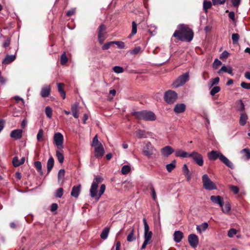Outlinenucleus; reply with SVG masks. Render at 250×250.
<instances>
[{
    "instance_id": "nucleus-57",
    "label": "nucleus",
    "mask_w": 250,
    "mask_h": 250,
    "mask_svg": "<svg viewBox=\"0 0 250 250\" xmlns=\"http://www.w3.org/2000/svg\"><path fill=\"white\" fill-rule=\"evenodd\" d=\"M65 174V170L63 169H61L58 172V181H60L62 178H63Z\"/></svg>"
},
{
    "instance_id": "nucleus-46",
    "label": "nucleus",
    "mask_w": 250,
    "mask_h": 250,
    "mask_svg": "<svg viewBox=\"0 0 250 250\" xmlns=\"http://www.w3.org/2000/svg\"><path fill=\"white\" fill-rule=\"evenodd\" d=\"M68 61L67 56L65 53H63L61 57V63L62 65L65 64Z\"/></svg>"
},
{
    "instance_id": "nucleus-40",
    "label": "nucleus",
    "mask_w": 250,
    "mask_h": 250,
    "mask_svg": "<svg viewBox=\"0 0 250 250\" xmlns=\"http://www.w3.org/2000/svg\"><path fill=\"white\" fill-rule=\"evenodd\" d=\"M130 171V167L128 165H125L122 167L121 172L123 174H127Z\"/></svg>"
},
{
    "instance_id": "nucleus-12",
    "label": "nucleus",
    "mask_w": 250,
    "mask_h": 250,
    "mask_svg": "<svg viewBox=\"0 0 250 250\" xmlns=\"http://www.w3.org/2000/svg\"><path fill=\"white\" fill-rule=\"evenodd\" d=\"M155 150L154 147L150 142H148L143 149L144 154L148 157H150Z\"/></svg>"
},
{
    "instance_id": "nucleus-20",
    "label": "nucleus",
    "mask_w": 250,
    "mask_h": 250,
    "mask_svg": "<svg viewBox=\"0 0 250 250\" xmlns=\"http://www.w3.org/2000/svg\"><path fill=\"white\" fill-rule=\"evenodd\" d=\"M189 155L190 153H188L182 149H178L175 152V156L182 158L189 157Z\"/></svg>"
},
{
    "instance_id": "nucleus-19",
    "label": "nucleus",
    "mask_w": 250,
    "mask_h": 250,
    "mask_svg": "<svg viewBox=\"0 0 250 250\" xmlns=\"http://www.w3.org/2000/svg\"><path fill=\"white\" fill-rule=\"evenodd\" d=\"M186 109V105L184 104H177L175 105L173 110L176 113L184 112Z\"/></svg>"
},
{
    "instance_id": "nucleus-59",
    "label": "nucleus",
    "mask_w": 250,
    "mask_h": 250,
    "mask_svg": "<svg viewBox=\"0 0 250 250\" xmlns=\"http://www.w3.org/2000/svg\"><path fill=\"white\" fill-rule=\"evenodd\" d=\"M105 29H106L105 25L103 24H101L99 26V29H98V34L104 33V32L105 30Z\"/></svg>"
},
{
    "instance_id": "nucleus-13",
    "label": "nucleus",
    "mask_w": 250,
    "mask_h": 250,
    "mask_svg": "<svg viewBox=\"0 0 250 250\" xmlns=\"http://www.w3.org/2000/svg\"><path fill=\"white\" fill-rule=\"evenodd\" d=\"M189 245L193 248H196L199 243L198 237L195 234H190L188 236Z\"/></svg>"
},
{
    "instance_id": "nucleus-7",
    "label": "nucleus",
    "mask_w": 250,
    "mask_h": 250,
    "mask_svg": "<svg viewBox=\"0 0 250 250\" xmlns=\"http://www.w3.org/2000/svg\"><path fill=\"white\" fill-rule=\"evenodd\" d=\"M189 79L188 72L180 76L173 83L174 87L177 88L183 85Z\"/></svg>"
},
{
    "instance_id": "nucleus-63",
    "label": "nucleus",
    "mask_w": 250,
    "mask_h": 250,
    "mask_svg": "<svg viewBox=\"0 0 250 250\" xmlns=\"http://www.w3.org/2000/svg\"><path fill=\"white\" fill-rule=\"evenodd\" d=\"M140 47H136L134 48L133 50H132L130 53L133 54H136L140 52Z\"/></svg>"
},
{
    "instance_id": "nucleus-5",
    "label": "nucleus",
    "mask_w": 250,
    "mask_h": 250,
    "mask_svg": "<svg viewBox=\"0 0 250 250\" xmlns=\"http://www.w3.org/2000/svg\"><path fill=\"white\" fill-rule=\"evenodd\" d=\"M91 146L94 147L95 157L97 158H101L105 152L103 145L98 140L97 135L93 138Z\"/></svg>"
},
{
    "instance_id": "nucleus-39",
    "label": "nucleus",
    "mask_w": 250,
    "mask_h": 250,
    "mask_svg": "<svg viewBox=\"0 0 250 250\" xmlns=\"http://www.w3.org/2000/svg\"><path fill=\"white\" fill-rule=\"evenodd\" d=\"M239 35L237 33H233L232 34L231 38L232 40V43L234 44H236L238 43L239 40Z\"/></svg>"
},
{
    "instance_id": "nucleus-9",
    "label": "nucleus",
    "mask_w": 250,
    "mask_h": 250,
    "mask_svg": "<svg viewBox=\"0 0 250 250\" xmlns=\"http://www.w3.org/2000/svg\"><path fill=\"white\" fill-rule=\"evenodd\" d=\"M166 102L168 104L174 103L177 99V94L173 90H168L164 96Z\"/></svg>"
},
{
    "instance_id": "nucleus-18",
    "label": "nucleus",
    "mask_w": 250,
    "mask_h": 250,
    "mask_svg": "<svg viewBox=\"0 0 250 250\" xmlns=\"http://www.w3.org/2000/svg\"><path fill=\"white\" fill-rule=\"evenodd\" d=\"M81 185L74 186L72 189L71 195L74 197L78 198L81 191Z\"/></svg>"
},
{
    "instance_id": "nucleus-42",
    "label": "nucleus",
    "mask_w": 250,
    "mask_h": 250,
    "mask_svg": "<svg viewBox=\"0 0 250 250\" xmlns=\"http://www.w3.org/2000/svg\"><path fill=\"white\" fill-rule=\"evenodd\" d=\"M45 114L47 117L51 118L52 116V110L50 106H46L45 109Z\"/></svg>"
},
{
    "instance_id": "nucleus-28",
    "label": "nucleus",
    "mask_w": 250,
    "mask_h": 250,
    "mask_svg": "<svg viewBox=\"0 0 250 250\" xmlns=\"http://www.w3.org/2000/svg\"><path fill=\"white\" fill-rule=\"evenodd\" d=\"M54 165V160L53 158L51 156L49 159L48 160L47 163V172L49 173L51 170H52L53 166Z\"/></svg>"
},
{
    "instance_id": "nucleus-55",
    "label": "nucleus",
    "mask_w": 250,
    "mask_h": 250,
    "mask_svg": "<svg viewBox=\"0 0 250 250\" xmlns=\"http://www.w3.org/2000/svg\"><path fill=\"white\" fill-rule=\"evenodd\" d=\"M222 64L221 62L218 59H215L213 63L212 66L214 68H217L218 66Z\"/></svg>"
},
{
    "instance_id": "nucleus-33",
    "label": "nucleus",
    "mask_w": 250,
    "mask_h": 250,
    "mask_svg": "<svg viewBox=\"0 0 250 250\" xmlns=\"http://www.w3.org/2000/svg\"><path fill=\"white\" fill-rule=\"evenodd\" d=\"M176 167V161L173 160L171 163L166 165V168L168 172H171Z\"/></svg>"
},
{
    "instance_id": "nucleus-23",
    "label": "nucleus",
    "mask_w": 250,
    "mask_h": 250,
    "mask_svg": "<svg viewBox=\"0 0 250 250\" xmlns=\"http://www.w3.org/2000/svg\"><path fill=\"white\" fill-rule=\"evenodd\" d=\"M183 172L186 176L187 180L189 181L191 179V174L188 169V167L186 164L184 165L183 167Z\"/></svg>"
},
{
    "instance_id": "nucleus-44",
    "label": "nucleus",
    "mask_w": 250,
    "mask_h": 250,
    "mask_svg": "<svg viewBox=\"0 0 250 250\" xmlns=\"http://www.w3.org/2000/svg\"><path fill=\"white\" fill-rule=\"evenodd\" d=\"M242 153L244 154L247 160L250 159V150L248 148H244L242 150Z\"/></svg>"
},
{
    "instance_id": "nucleus-27",
    "label": "nucleus",
    "mask_w": 250,
    "mask_h": 250,
    "mask_svg": "<svg viewBox=\"0 0 250 250\" xmlns=\"http://www.w3.org/2000/svg\"><path fill=\"white\" fill-rule=\"evenodd\" d=\"M109 231V227H106L105 228H104L100 234L101 238L103 240L106 239L108 236Z\"/></svg>"
},
{
    "instance_id": "nucleus-14",
    "label": "nucleus",
    "mask_w": 250,
    "mask_h": 250,
    "mask_svg": "<svg viewBox=\"0 0 250 250\" xmlns=\"http://www.w3.org/2000/svg\"><path fill=\"white\" fill-rule=\"evenodd\" d=\"M161 152L163 156L167 157L174 152V149L171 146H167L161 149Z\"/></svg>"
},
{
    "instance_id": "nucleus-54",
    "label": "nucleus",
    "mask_w": 250,
    "mask_h": 250,
    "mask_svg": "<svg viewBox=\"0 0 250 250\" xmlns=\"http://www.w3.org/2000/svg\"><path fill=\"white\" fill-rule=\"evenodd\" d=\"M229 53L227 51H224L220 55V59L222 60H226L229 56Z\"/></svg>"
},
{
    "instance_id": "nucleus-51",
    "label": "nucleus",
    "mask_w": 250,
    "mask_h": 250,
    "mask_svg": "<svg viewBox=\"0 0 250 250\" xmlns=\"http://www.w3.org/2000/svg\"><path fill=\"white\" fill-rule=\"evenodd\" d=\"M113 44H116L120 49L124 48L125 46L124 42L120 41H113Z\"/></svg>"
},
{
    "instance_id": "nucleus-6",
    "label": "nucleus",
    "mask_w": 250,
    "mask_h": 250,
    "mask_svg": "<svg viewBox=\"0 0 250 250\" xmlns=\"http://www.w3.org/2000/svg\"><path fill=\"white\" fill-rule=\"evenodd\" d=\"M202 178L203 186L205 189L209 190L217 189L216 185L210 180L208 174H204Z\"/></svg>"
},
{
    "instance_id": "nucleus-30",
    "label": "nucleus",
    "mask_w": 250,
    "mask_h": 250,
    "mask_svg": "<svg viewBox=\"0 0 250 250\" xmlns=\"http://www.w3.org/2000/svg\"><path fill=\"white\" fill-rule=\"evenodd\" d=\"M208 223L205 222L202 224L201 225L197 226L196 227V229L199 232L201 233L202 231H204L208 228Z\"/></svg>"
},
{
    "instance_id": "nucleus-11",
    "label": "nucleus",
    "mask_w": 250,
    "mask_h": 250,
    "mask_svg": "<svg viewBox=\"0 0 250 250\" xmlns=\"http://www.w3.org/2000/svg\"><path fill=\"white\" fill-rule=\"evenodd\" d=\"M143 221L144 225V241L150 242L152 237V232L149 230V227L147 224L146 219L144 218Z\"/></svg>"
},
{
    "instance_id": "nucleus-49",
    "label": "nucleus",
    "mask_w": 250,
    "mask_h": 250,
    "mask_svg": "<svg viewBox=\"0 0 250 250\" xmlns=\"http://www.w3.org/2000/svg\"><path fill=\"white\" fill-rule=\"evenodd\" d=\"M113 70L114 72L116 73H121L123 72L124 69L122 67H121L120 66H115L113 68Z\"/></svg>"
},
{
    "instance_id": "nucleus-34",
    "label": "nucleus",
    "mask_w": 250,
    "mask_h": 250,
    "mask_svg": "<svg viewBox=\"0 0 250 250\" xmlns=\"http://www.w3.org/2000/svg\"><path fill=\"white\" fill-rule=\"evenodd\" d=\"M135 239L136 237L134 235V229L133 228L127 237V241L128 242H132Z\"/></svg>"
},
{
    "instance_id": "nucleus-50",
    "label": "nucleus",
    "mask_w": 250,
    "mask_h": 250,
    "mask_svg": "<svg viewBox=\"0 0 250 250\" xmlns=\"http://www.w3.org/2000/svg\"><path fill=\"white\" fill-rule=\"evenodd\" d=\"M98 41L100 44H103L104 40V33L98 34Z\"/></svg>"
},
{
    "instance_id": "nucleus-16",
    "label": "nucleus",
    "mask_w": 250,
    "mask_h": 250,
    "mask_svg": "<svg viewBox=\"0 0 250 250\" xmlns=\"http://www.w3.org/2000/svg\"><path fill=\"white\" fill-rule=\"evenodd\" d=\"M51 86L50 85H44L41 91V95L43 98H46L49 96L51 92Z\"/></svg>"
},
{
    "instance_id": "nucleus-35",
    "label": "nucleus",
    "mask_w": 250,
    "mask_h": 250,
    "mask_svg": "<svg viewBox=\"0 0 250 250\" xmlns=\"http://www.w3.org/2000/svg\"><path fill=\"white\" fill-rule=\"evenodd\" d=\"M212 3L209 1L205 0L203 2V9L205 12H207L208 9L211 7Z\"/></svg>"
},
{
    "instance_id": "nucleus-56",
    "label": "nucleus",
    "mask_w": 250,
    "mask_h": 250,
    "mask_svg": "<svg viewBox=\"0 0 250 250\" xmlns=\"http://www.w3.org/2000/svg\"><path fill=\"white\" fill-rule=\"evenodd\" d=\"M112 44H113V41L112 42H108L106 43H105L103 46H102V49L103 50H107L108 49H109L111 45Z\"/></svg>"
},
{
    "instance_id": "nucleus-25",
    "label": "nucleus",
    "mask_w": 250,
    "mask_h": 250,
    "mask_svg": "<svg viewBox=\"0 0 250 250\" xmlns=\"http://www.w3.org/2000/svg\"><path fill=\"white\" fill-rule=\"evenodd\" d=\"M57 86L58 89V91L60 93L61 96L62 98L63 99H64L66 97L65 92L63 89V87L64 86V84L63 83H57Z\"/></svg>"
},
{
    "instance_id": "nucleus-37",
    "label": "nucleus",
    "mask_w": 250,
    "mask_h": 250,
    "mask_svg": "<svg viewBox=\"0 0 250 250\" xmlns=\"http://www.w3.org/2000/svg\"><path fill=\"white\" fill-rule=\"evenodd\" d=\"M137 31V24L135 21H133L132 22V31L131 34L129 36V38H130L132 36L136 34Z\"/></svg>"
},
{
    "instance_id": "nucleus-38",
    "label": "nucleus",
    "mask_w": 250,
    "mask_h": 250,
    "mask_svg": "<svg viewBox=\"0 0 250 250\" xmlns=\"http://www.w3.org/2000/svg\"><path fill=\"white\" fill-rule=\"evenodd\" d=\"M221 208H222L223 212L224 213L227 214V213H228L229 212V211L230 210L231 205H230V204L229 203H227L225 205L224 207H223Z\"/></svg>"
},
{
    "instance_id": "nucleus-52",
    "label": "nucleus",
    "mask_w": 250,
    "mask_h": 250,
    "mask_svg": "<svg viewBox=\"0 0 250 250\" xmlns=\"http://www.w3.org/2000/svg\"><path fill=\"white\" fill-rule=\"evenodd\" d=\"M20 160H19L18 158L17 157H14L13 158V165L15 167H17L20 166Z\"/></svg>"
},
{
    "instance_id": "nucleus-24",
    "label": "nucleus",
    "mask_w": 250,
    "mask_h": 250,
    "mask_svg": "<svg viewBox=\"0 0 250 250\" xmlns=\"http://www.w3.org/2000/svg\"><path fill=\"white\" fill-rule=\"evenodd\" d=\"M16 55H6L2 61L3 64H8L13 62L16 59Z\"/></svg>"
},
{
    "instance_id": "nucleus-36",
    "label": "nucleus",
    "mask_w": 250,
    "mask_h": 250,
    "mask_svg": "<svg viewBox=\"0 0 250 250\" xmlns=\"http://www.w3.org/2000/svg\"><path fill=\"white\" fill-rule=\"evenodd\" d=\"M56 157L60 163H62L64 161V156L62 153L59 150L56 151Z\"/></svg>"
},
{
    "instance_id": "nucleus-41",
    "label": "nucleus",
    "mask_w": 250,
    "mask_h": 250,
    "mask_svg": "<svg viewBox=\"0 0 250 250\" xmlns=\"http://www.w3.org/2000/svg\"><path fill=\"white\" fill-rule=\"evenodd\" d=\"M220 87L218 86H214L210 90V94L211 96L215 95V94L218 93L220 91Z\"/></svg>"
},
{
    "instance_id": "nucleus-60",
    "label": "nucleus",
    "mask_w": 250,
    "mask_h": 250,
    "mask_svg": "<svg viewBox=\"0 0 250 250\" xmlns=\"http://www.w3.org/2000/svg\"><path fill=\"white\" fill-rule=\"evenodd\" d=\"M150 190L151 191L152 196V198L154 201H156L157 197H156V193L155 190V189L153 187H151Z\"/></svg>"
},
{
    "instance_id": "nucleus-3",
    "label": "nucleus",
    "mask_w": 250,
    "mask_h": 250,
    "mask_svg": "<svg viewBox=\"0 0 250 250\" xmlns=\"http://www.w3.org/2000/svg\"><path fill=\"white\" fill-rule=\"evenodd\" d=\"M208 159L212 161H215L219 158L228 167L231 169L234 168V166L232 162L219 151L212 150L208 153Z\"/></svg>"
},
{
    "instance_id": "nucleus-26",
    "label": "nucleus",
    "mask_w": 250,
    "mask_h": 250,
    "mask_svg": "<svg viewBox=\"0 0 250 250\" xmlns=\"http://www.w3.org/2000/svg\"><path fill=\"white\" fill-rule=\"evenodd\" d=\"M248 119L247 115L245 113H242L240 114L239 119V124L241 125L244 126L246 123Z\"/></svg>"
},
{
    "instance_id": "nucleus-61",
    "label": "nucleus",
    "mask_w": 250,
    "mask_h": 250,
    "mask_svg": "<svg viewBox=\"0 0 250 250\" xmlns=\"http://www.w3.org/2000/svg\"><path fill=\"white\" fill-rule=\"evenodd\" d=\"M241 0H231V2L233 6L238 7L240 3Z\"/></svg>"
},
{
    "instance_id": "nucleus-8",
    "label": "nucleus",
    "mask_w": 250,
    "mask_h": 250,
    "mask_svg": "<svg viewBox=\"0 0 250 250\" xmlns=\"http://www.w3.org/2000/svg\"><path fill=\"white\" fill-rule=\"evenodd\" d=\"M189 157L191 158L192 160L196 164L199 166H202L204 164V160L202 155L197 151H193L190 153Z\"/></svg>"
},
{
    "instance_id": "nucleus-64",
    "label": "nucleus",
    "mask_w": 250,
    "mask_h": 250,
    "mask_svg": "<svg viewBox=\"0 0 250 250\" xmlns=\"http://www.w3.org/2000/svg\"><path fill=\"white\" fill-rule=\"evenodd\" d=\"M10 43V39L9 38H7L6 40L4 41L3 43V46L4 48H6L8 47Z\"/></svg>"
},
{
    "instance_id": "nucleus-48",
    "label": "nucleus",
    "mask_w": 250,
    "mask_h": 250,
    "mask_svg": "<svg viewBox=\"0 0 250 250\" xmlns=\"http://www.w3.org/2000/svg\"><path fill=\"white\" fill-rule=\"evenodd\" d=\"M34 166H35V167L36 168V169H37V170L39 172H40V173L42 172V166L41 163L40 161H36L34 163Z\"/></svg>"
},
{
    "instance_id": "nucleus-17",
    "label": "nucleus",
    "mask_w": 250,
    "mask_h": 250,
    "mask_svg": "<svg viewBox=\"0 0 250 250\" xmlns=\"http://www.w3.org/2000/svg\"><path fill=\"white\" fill-rule=\"evenodd\" d=\"M22 130L21 129H15L13 130L10 133V137L15 139V140H18L21 138L22 136Z\"/></svg>"
},
{
    "instance_id": "nucleus-1",
    "label": "nucleus",
    "mask_w": 250,
    "mask_h": 250,
    "mask_svg": "<svg viewBox=\"0 0 250 250\" xmlns=\"http://www.w3.org/2000/svg\"><path fill=\"white\" fill-rule=\"evenodd\" d=\"M193 32L188 25L181 24L178 26L173 36L182 42H190L193 39Z\"/></svg>"
},
{
    "instance_id": "nucleus-2",
    "label": "nucleus",
    "mask_w": 250,
    "mask_h": 250,
    "mask_svg": "<svg viewBox=\"0 0 250 250\" xmlns=\"http://www.w3.org/2000/svg\"><path fill=\"white\" fill-rule=\"evenodd\" d=\"M103 179L99 175L95 176V178L91 184L90 189V195L92 198H95L97 200H98L101 196L104 194L105 190V186L104 184H102L100 187V189L98 193L97 189L99 184L103 181Z\"/></svg>"
},
{
    "instance_id": "nucleus-53",
    "label": "nucleus",
    "mask_w": 250,
    "mask_h": 250,
    "mask_svg": "<svg viewBox=\"0 0 250 250\" xmlns=\"http://www.w3.org/2000/svg\"><path fill=\"white\" fill-rule=\"evenodd\" d=\"M212 4L214 5L224 4L226 0H212Z\"/></svg>"
},
{
    "instance_id": "nucleus-29",
    "label": "nucleus",
    "mask_w": 250,
    "mask_h": 250,
    "mask_svg": "<svg viewBox=\"0 0 250 250\" xmlns=\"http://www.w3.org/2000/svg\"><path fill=\"white\" fill-rule=\"evenodd\" d=\"M71 110L73 114V116L75 118H78L79 117L78 114V104L76 103L72 105L71 106Z\"/></svg>"
},
{
    "instance_id": "nucleus-32",
    "label": "nucleus",
    "mask_w": 250,
    "mask_h": 250,
    "mask_svg": "<svg viewBox=\"0 0 250 250\" xmlns=\"http://www.w3.org/2000/svg\"><path fill=\"white\" fill-rule=\"evenodd\" d=\"M136 137L138 138H145L146 137V132L144 130L139 129L136 132Z\"/></svg>"
},
{
    "instance_id": "nucleus-4",
    "label": "nucleus",
    "mask_w": 250,
    "mask_h": 250,
    "mask_svg": "<svg viewBox=\"0 0 250 250\" xmlns=\"http://www.w3.org/2000/svg\"><path fill=\"white\" fill-rule=\"evenodd\" d=\"M132 115L138 120H143L146 121H154L156 119L155 114L153 112L148 110L135 111L132 113Z\"/></svg>"
},
{
    "instance_id": "nucleus-47",
    "label": "nucleus",
    "mask_w": 250,
    "mask_h": 250,
    "mask_svg": "<svg viewBox=\"0 0 250 250\" xmlns=\"http://www.w3.org/2000/svg\"><path fill=\"white\" fill-rule=\"evenodd\" d=\"M237 233V230L235 229H230L228 232V236L229 238H232Z\"/></svg>"
},
{
    "instance_id": "nucleus-21",
    "label": "nucleus",
    "mask_w": 250,
    "mask_h": 250,
    "mask_svg": "<svg viewBox=\"0 0 250 250\" xmlns=\"http://www.w3.org/2000/svg\"><path fill=\"white\" fill-rule=\"evenodd\" d=\"M173 236L174 241L176 243H179L183 238V233L180 230H177L174 232Z\"/></svg>"
},
{
    "instance_id": "nucleus-22",
    "label": "nucleus",
    "mask_w": 250,
    "mask_h": 250,
    "mask_svg": "<svg viewBox=\"0 0 250 250\" xmlns=\"http://www.w3.org/2000/svg\"><path fill=\"white\" fill-rule=\"evenodd\" d=\"M222 72H227L231 75H233L232 72V69L230 66H223L219 70L218 74H220Z\"/></svg>"
},
{
    "instance_id": "nucleus-31",
    "label": "nucleus",
    "mask_w": 250,
    "mask_h": 250,
    "mask_svg": "<svg viewBox=\"0 0 250 250\" xmlns=\"http://www.w3.org/2000/svg\"><path fill=\"white\" fill-rule=\"evenodd\" d=\"M219 80L220 79L218 77L211 79L208 83V86L209 88H211L214 85L217 84L219 82Z\"/></svg>"
},
{
    "instance_id": "nucleus-62",
    "label": "nucleus",
    "mask_w": 250,
    "mask_h": 250,
    "mask_svg": "<svg viewBox=\"0 0 250 250\" xmlns=\"http://www.w3.org/2000/svg\"><path fill=\"white\" fill-rule=\"evenodd\" d=\"M231 190L234 192V194H237L239 192V188L236 186H231L230 187Z\"/></svg>"
},
{
    "instance_id": "nucleus-15",
    "label": "nucleus",
    "mask_w": 250,
    "mask_h": 250,
    "mask_svg": "<svg viewBox=\"0 0 250 250\" xmlns=\"http://www.w3.org/2000/svg\"><path fill=\"white\" fill-rule=\"evenodd\" d=\"M210 200L214 204L219 205L221 207H223L224 205L223 198L219 195L210 196Z\"/></svg>"
},
{
    "instance_id": "nucleus-45",
    "label": "nucleus",
    "mask_w": 250,
    "mask_h": 250,
    "mask_svg": "<svg viewBox=\"0 0 250 250\" xmlns=\"http://www.w3.org/2000/svg\"><path fill=\"white\" fill-rule=\"evenodd\" d=\"M63 189L62 188H59L56 192L55 196L58 198H61L63 195Z\"/></svg>"
},
{
    "instance_id": "nucleus-58",
    "label": "nucleus",
    "mask_w": 250,
    "mask_h": 250,
    "mask_svg": "<svg viewBox=\"0 0 250 250\" xmlns=\"http://www.w3.org/2000/svg\"><path fill=\"white\" fill-rule=\"evenodd\" d=\"M241 86L246 89H250V83L242 82L240 84Z\"/></svg>"
},
{
    "instance_id": "nucleus-10",
    "label": "nucleus",
    "mask_w": 250,
    "mask_h": 250,
    "mask_svg": "<svg viewBox=\"0 0 250 250\" xmlns=\"http://www.w3.org/2000/svg\"><path fill=\"white\" fill-rule=\"evenodd\" d=\"M53 140L57 148L59 150H62L63 148V136L62 134L60 132L55 133Z\"/></svg>"
},
{
    "instance_id": "nucleus-43",
    "label": "nucleus",
    "mask_w": 250,
    "mask_h": 250,
    "mask_svg": "<svg viewBox=\"0 0 250 250\" xmlns=\"http://www.w3.org/2000/svg\"><path fill=\"white\" fill-rule=\"evenodd\" d=\"M43 131L42 129H40L37 135V139L38 141L41 142L43 140Z\"/></svg>"
}]
</instances>
